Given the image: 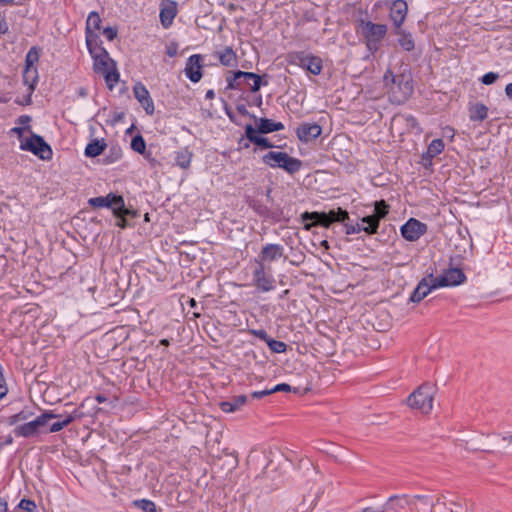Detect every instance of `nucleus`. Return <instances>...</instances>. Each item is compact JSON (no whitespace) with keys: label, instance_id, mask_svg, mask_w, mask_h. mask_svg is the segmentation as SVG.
Listing matches in <instances>:
<instances>
[{"label":"nucleus","instance_id":"nucleus-13","mask_svg":"<svg viewBox=\"0 0 512 512\" xmlns=\"http://www.w3.org/2000/svg\"><path fill=\"white\" fill-rule=\"evenodd\" d=\"M284 255V248L280 244H266L263 246L261 252L258 257L255 258V263H260L262 265H267V263H271L273 261H277L282 258Z\"/></svg>","mask_w":512,"mask_h":512},{"label":"nucleus","instance_id":"nucleus-35","mask_svg":"<svg viewBox=\"0 0 512 512\" xmlns=\"http://www.w3.org/2000/svg\"><path fill=\"white\" fill-rule=\"evenodd\" d=\"M86 44L91 55L99 52L98 36L94 32L86 31Z\"/></svg>","mask_w":512,"mask_h":512},{"label":"nucleus","instance_id":"nucleus-32","mask_svg":"<svg viewBox=\"0 0 512 512\" xmlns=\"http://www.w3.org/2000/svg\"><path fill=\"white\" fill-rule=\"evenodd\" d=\"M361 222L367 224L363 227V231H365L367 234H375L377 232L379 227V220L376 216L370 215L363 217Z\"/></svg>","mask_w":512,"mask_h":512},{"label":"nucleus","instance_id":"nucleus-11","mask_svg":"<svg viewBox=\"0 0 512 512\" xmlns=\"http://www.w3.org/2000/svg\"><path fill=\"white\" fill-rule=\"evenodd\" d=\"M427 232V225L417 219L410 218L401 227V235L404 239L414 242Z\"/></svg>","mask_w":512,"mask_h":512},{"label":"nucleus","instance_id":"nucleus-8","mask_svg":"<svg viewBox=\"0 0 512 512\" xmlns=\"http://www.w3.org/2000/svg\"><path fill=\"white\" fill-rule=\"evenodd\" d=\"M252 273L253 285L261 292H269L275 288V278L269 265L255 263Z\"/></svg>","mask_w":512,"mask_h":512},{"label":"nucleus","instance_id":"nucleus-31","mask_svg":"<svg viewBox=\"0 0 512 512\" xmlns=\"http://www.w3.org/2000/svg\"><path fill=\"white\" fill-rule=\"evenodd\" d=\"M122 149L118 145H113L105 154L102 163L105 165L113 164L122 158Z\"/></svg>","mask_w":512,"mask_h":512},{"label":"nucleus","instance_id":"nucleus-50","mask_svg":"<svg viewBox=\"0 0 512 512\" xmlns=\"http://www.w3.org/2000/svg\"><path fill=\"white\" fill-rule=\"evenodd\" d=\"M253 143L258 146H261L263 148H272L273 147V144L267 138H264L259 135H258V137L253 139Z\"/></svg>","mask_w":512,"mask_h":512},{"label":"nucleus","instance_id":"nucleus-5","mask_svg":"<svg viewBox=\"0 0 512 512\" xmlns=\"http://www.w3.org/2000/svg\"><path fill=\"white\" fill-rule=\"evenodd\" d=\"M262 161L271 168H282L289 174L298 172L302 167L301 160L280 151H270L266 153L262 157Z\"/></svg>","mask_w":512,"mask_h":512},{"label":"nucleus","instance_id":"nucleus-63","mask_svg":"<svg viewBox=\"0 0 512 512\" xmlns=\"http://www.w3.org/2000/svg\"><path fill=\"white\" fill-rule=\"evenodd\" d=\"M215 97V93L213 90H208L205 94L206 99H213Z\"/></svg>","mask_w":512,"mask_h":512},{"label":"nucleus","instance_id":"nucleus-14","mask_svg":"<svg viewBox=\"0 0 512 512\" xmlns=\"http://www.w3.org/2000/svg\"><path fill=\"white\" fill-rule=\"evenodd\" d=\"M399 502L401 505L403 503L410 505L411 507L415 509H419L418 502L420 503V508H429L430 512H433L434 508V501L430 499L427 495H415L412 497H398V496H392L389 498L390 503Z\"/></svg>","mask_w":512,"mask_h":512},{"label":"nucleus","instance_id":"nucleus-45","mask_svg":"<svg viewBox=\"0 0 512 512\" xmlns=\"http://www.w3.org/2000/svg\"><path fill=\"white\" fill-rule=\"evenodd\" d=\"M343 223L345 226V233L347 235L356 234L359 233L360 231H363L364 226H362L361 224H348L345 221Z\"/></svg>","mask_w":512,"mask_h":512},{"label":"nucleus","instance_id":"nucleus-17","mask_svg":"<svg viewBox=\"0 0 512 512\" xmlns=\"http://www.w3.org/2000/svg\"><path fill=\"white\" fill-rule=\"evenodd\" d=\"M184 71L191 82H199L202 78V56L199 54L191 55L187 60Z\"/></svg>","mask_w":512,"mask_h":512},{"label":"nucleus","instance_id":"nucleus-16","mask_svg":"<svg viewBox=\"0 0 512 512\" xmlns=\"http://www.w3.org/2000/svg\"><path fill=\"white\" fill-rule=\"evenodd\" d=\"M88 203L90 206H92L94 208H102V207L111 208L114 213L115 210H119L123 206V197L116 196L113 194H108L105 197L100 196V197L90 198L88 200Z\"/></svg>","mask_w":512,"mask_h":512},{"label":"nucleus","instance_id":"nucleus-18","mask_svg":"<svg viewBox=\"0 0 512 512\" xmlns=\"http://www.w3.org/2000/svg\"><path fill=\"white\" fill-rule=\"evenodd\" d=\"M133 92L135 98L141 104L145 112L149 115H152L154 113L155 107L147 88L142 83L138 82L134 85Z\"/></svg>","mask_w":512,"mask_h":512},{"label":"nucleus","instance_id":"nucleus-57","mask_svg":"<svg viewBox=\"0 0 512 512\" xmlns=\"http://www.w3.org/2000/svg\"><path fill=\"white\" fill-rule=\"evenodd\" d=\"M8 24L5 19L0 18V34H5L8 32Z\"/></svg>","mask_w":512,"mask_h":512},{"label":"nucleus","instance_id":"nucleus-9","mask_svg":"<svg viewBox=\"0 0 512 512\" xmlns=\"http://www.w3.org/2000/svg\"><path fill=\"white\" fill-rule=\"evenodd\" d=\"M21 150L30 151L34 155L38 156L43 160H48L52 157V150L50 146L44 141V139L36 134L21 142Z\"/></svg>","mask_w":512,"mask_h":512},{"label":"nucleus","instance_id":"nucleus-55","mask_svg":"<svg viewBox=\"0 0 512 512\" xmlns=\"http://www.w3.org/2000/svg\"><path fill=\"white\" fill-rule=\"evenodd\" d=\"M270 394H272L271 389H266V390H262V391H255L251 395L253 398H262V397L268 396Z\"/></svg>","mask_w":512,"mask_h":512},{"label":"nucleus","instance_id":"nucleus-28","mask_svg":"<svg viewBox=\"0 0 512 512\" xmlns=\"http://www.w3.org/2000/svg\"><path fill=\"white\" fill-rule=\"evenodd\" d=\"M284 129V125L281 122H275L271 119L261 118L258 124V132L267 134L275 131Z\"/></svg>","mask_w":512,"mask_h":512},{"label":"nucleus","instance_id":"nucleus-37","mask_svg":"<svg viewBox=\"0 0 512 512\" xmlns=\"http://www.w3.org/2000/svg\"><path fill=\"white\" fill-rule=\"evenodd\" d=\"M39 60V51L36 47H32L25 58V68H36L35 64Z\"/></svg>","mask_w":512,"mask_h":512},{"label":"nucleus","instance_id":"nucleus-2","mask_svg":"<svg viewBox=\"0 0 512 512\" xmlns=\"http://www.w3.org/2000/svg\"><path fill=\"white\" fill-rule=\"evenodd\" d=\"M92 57L94 59V71L103 75L107 86L112 89L119 81V73L114 61L103 48H99V52L93 54Z\"/></svg>","mask_w":512,"mask_h":512},{"label":"nucleus","instance_id":"nucleus-24","mask_svg":"<svg viewBox=\"0 0 512 512\" xmlns=\"http://www.w3.org/2000/svg\"><path fill=\"white\" fill-rule=\"evenodd\" d=\"M215 55L223 66H237V55L231 47H225L223 50L217 51Z\"/></svg>","mask_w":512,"mask_h":512},{"label":"nucleus","instance_id":"nucleus-12","mask_svg":"<svg viewBox=\"0 0 512 512\" xmlns=\"http://www.w3.org/2000/svg\"><path fill=\"white\" fill-rule=\"evenodd\" d=\"M434 280L436 282V286L439 288L458 286L465 282L466 276L461 269L450 268L446 270L442 275L434 277Z\"/></svg>","mask_w":512,"mask_h":512},{"label":"nucleus","instance_id":"nucleus-64","mask_svg":"<svg viewBox=\"0 0 512 512\" xmlns=\"http://www.w3.org/2000/svg\"><path fill=\"white\" fill-rule=\"evenodd\" d=\"M502 440L506 441V442H509V443H512V436H510V435L503 436Z\"/></svg>","mask_w":512,"mask_h":512},{"label":"nucleus","instance_id":"nucleus-52","mask_svg":"<svg viewBox=\"0 0 512 512\" xmlns=\"http://www.w3.org/2000/svg\"><path fill=\"white\" fill-rule=\"evenodd\" d=\"M291 386L286 384V383H281V384H278L276 386H274L273 388H271V391L272 393H275V392H290L291 391Z\"/></svg>","mask_w":512,"mask_h":512},{"label":"nucleus","instance_id":"nucleus-23","mask_svg":"<svg viewBox=\"0 0 512 512\" xmlns=\"http://www.w3.org/2000/svg\"><path fill=\"white\" fill-rule=\"evenodd\" d=\"M247 401L245 395L232 397L230 400L220 402L219 406L225 413H232L239 410Z\"/></svg>","mask_w":512,"mask_h":512},{"label":"nucleus","instance_id":"nucleus-54","mask_svg":"<svg viewBox=\"0 0 512 512\" xmlns=\"http://www.w3.org/2000/svg\"><path fill=\"white\" fill-rule=\"evenodd\" d=\"M63 428H64V426L62 425L61 421H56V422L52 423V424L49 426V432H50V433L59 432V431H61Z\"/></svg>","mask_w":512,"mask_h":512},{"label":"nucleus","instance_id":"nucleus-25","mask_svg":"<svg viewBox=\"0 0 512 512\" xmlns=\"http://www.w3.org/2000/svg\"><path fill=\"white\" fill-rule=\"evenodd\" d=\"M107 144L104 139H93L85 148L84 154L86 157L94 158L103 153Z\"/></svg>","mask_w":512,"mask_h":512},{"label":"nucleus","instance_id":"nucleus-34","mask_svg":"<svg viewBox=\"0 0 512 512\" xmlns=\"http://www.w3.org/2000/svg\"><path fill=\"white\" fill-rule=\"evenodd\" d=\"M101 18L97 12H91L86 21V31L94 32L100 29Z\"/></svg>","mask_w":512,"mask_h":512},{"label":"nucleus","instance_id":"nucleus-49","mask_svg":"<svg viewBox=\"0 0 512 512\" xmlns=\"http://www.w3.org/2000/svg\"><path fill=\"white\" fill-rule=\"evenodd\" d=\"M249 333L252 334L253 336L265 341L266 343H268L269 341V336L267 334V332L264 330V329H251L249 330Z\"/></svg>","mask_w":512,"mask_h":512},{"label":"nucleus","instance_id":"nucleus-46","mask_svg":"<svg viewBox=\"0 0 512 512\" xmlns=\"http://www.w3.org/2000/svg\"><path fill=\"white\" fill-rule=\"evenodd\" d=\"M499 78V75L495 72H488L484 74L481 78V82L484 85H491L493 84L497 79Z\"/></svg>","mask_w":512,"mask_h":512},{"label":"nucleus","instance_id":"nucleus-30","mask_svg":"<svg viewBox=\"0 0 512 512\" xmlns=\"http://www.w3.org/2000/svg\"><path fill=\"white\" fill-rule=\"evenodd\" d=\"M57 417L58 415L54 414L52 411H46L35 418V421L41 434L50 433L48 423L50 420Z\"/></svg>","mask_w":512,"mask_h":512},{"label":"nucleus","instance_id":"nucleus-1","mask_svg":"<svg viewBox=\"0 0 512 512\" xmlns=\"http://www.w3.org/2000/svg\"><path fill=\"white\" fill-rule=\"evenodd\" d=\"M389 99L394 104H403L413 93V80L409 71L394 74L388 69L383 76Z\"/></svg>","mask_w":512,"mask_h":512},{"label":"nucleus","instance_id":"nucleus-62","mask_svg":"<svg viewBox=\"0 0 512 512\" xmlns=\"http://www.w3.org/2000/svg\"><path fill=\"white\" fill-rule=\"evenodd\" d=\"M95 400L98 402V403H103L107 400V398L104 396V395H101V394H98L96 397H95Z\"/></svg>","mask_w":512,"mask_h":512},{"label":"nucleus","instance_id":"nucleus-10","mask_svg":"<svg viewBox=\"0 0 512 512\" xmlns=\"http://www.w3.org/2000/svg\"><path fill=\"white\" fill-rule=\"evenodd\" d=\"M241 79H252L251 92L255 93L259 91L262 81L261 77L253 72H244V71H236L233 72L231 76L226 78L227 81V89L237 90L242 88V80Z\"/></svg>","mask_w":512,"mask_h":512},{"label":"nucleus","instance_id":"nucleus-7","mask_svg":"<svg viewBox=\"0 0 512 512\" xmlns=\"http://www.w3.org/2000/svg\"><path fill=\"white\" fill-rule=\"evenodd\" d=\"M289 57L291 64L297 65L313 75H319L322 71V60L318 56L300 51L291 54Z\"/></svg>","mask_w":512,"mask_h":512},{"label":"nucleus","instance_id":"nucleus-40","mask_svg":"<svg viewBox=\"0 0 512 512\" xmlns=\"http://www.w3.org/2000/svg\"><path fill=\"white\" fill-rule=\"evenodd\" d=\"M389 211V206L385 203L384 200L375 202V215L378 220L384 218Z\"/></svg>","mask_w":512,"mask_h":512},{"label":"nucleus","instance_id":"nucleus-41","mask_svg":"<svg viewBox=\"0 0 512 512\" xmlns=\"http://www.w3.org/2000/svg\"><path fill=\"white\" fill-rule=\"evenodd\" d=\"M267 345L269 346L270 350L275 353H283L287 349V345L284 342L271 338L269 339Z\"/></svg>","mask_w":512,"mask_h":512},{"label":"nucleus","instance_id":"nucleus-22","mask_svg":"<svg viewBox=\"0 0 512 512\" xmlns=\"http://www.w3.org/2000/svg\"><path fill=\"white\" fill-rule=\"evenodd\" d=\"M13 432L17 437L23 438H34L41 434L35 419L25 422L21 425H17Z\"/></svg>","mask_w":512,"mask_h":512},{"label":"nucleus","instance_id":"nucleus-38","mask_svg":"<svg viewBox=\"0 0 512 512\" xmlns=\"http://www.w3.org/2000/svg\"><path fill=\"white\" fill-rule=\"evenodd\" d=\"M131 148L135 152L144 155L146 152V143L144 138L141 135H136L133 137L131 141Z\"/></svg>","mask_w":512,"mask_h":512},{"label":"nucleus","instance_id":"nucleus-60","mask_svg":"<svg viewBox=\"0 0 512 512\" xmlns=\"http://www.w3.org/2000/svg\"><path fill=\"white\" fill-rule=\"evenodd\" d=\"M505 93L510 99H512V83L506 85Z\"/></svg>","mask_w":512,"mask_h":512},{"label":"nucleus","instance_id":"nucleus-19","mask_svg":"<svg viewBox=\"0 0 512 512\" xmlns=\"http://www.w3.org/2000/svg\"><path fill=\"white\" fill-rule=\"evenodd\" d=\"M408 11L407 3L404 0H395L390 7V19L393 21L396 29L401 28V25L406 19Z\"/></svg>","mask_w":512,"mask_h":512},{"label":"nucleus","instance_id":"nucleus-53","mask_svg":"<svg viewBox=\"0 0 512 512\" xmlns=\"http://www.w3.org/2000/svg\"><path fill=\"white\" fill-rule=\"evenodd\" d=\"M77 415H76V411L73 413V414H68L66 415L61 421L62 425L65 427H67L69 424H71L75 419H76Z\"/></svg>","mask_w":512,"mask_h":512},{"label":"nucleus","instance_id":"nucleus-21","mask_svg":"<svg viewBox=\"0 0 512 512\" xmlns=\"http://www.w3.org/2000/svg\"><path fill=\"white\" fill-rule=\"evenodd\" d=\"M177 15V4L174 1H163L160 9V22L164 28H169Z\"/></svg>","mask_w":512,"mask_h":512},{"label":"nucleus","instance_id":"nucleus-29","mask_svg":"<svg viewBox=\"0 0 512 512\" xmlns=\"http://www.w3.org/2000/svg\"><path fill=\"white\" fill-rule=\"evenodd\" d=\"M192 152L188 148H182L175 153V163L182 169L189 168L192 160Z\"/></svg>","mask_w":512,"mask_h":512},{"label":"nucleus","instance_id":"nucleus-27","mask_svg":"<svg viewBox=\"0 0 512 512\" xmlns=\"http://www.w3.org/2000/svg\"><path fill=\"white\" fill-rule=\"evenodd\" d=\"M395 34L398 36L397 42L403 50L407 52L414 50L415 42L411 33H408L405 30L398 28L395 30Z\"/></svg>","mask_w":512,"mask_h":512},{"label":"nucleus","instance_id":"nucleus-61","mask_svg":"<svg viewBox=\"0 0 512 512\" xmlns=\"http://www.w3.org/2000/svg\"><path fill=\"white\" fill-rule=\"evenodd\" d=\"M7 511V503L6 501L0 499V512H6Z\"/></svg>","mask_w":512,"mask_h":512},{"label":"nucleus","instance_id":"nucleus-44","mask_svg":"<svg viewBox=\"0 0 512 512\" xmlns=\"http://www.w3.org/2000/svg\"><path fill=\"white\" fill-rule=\"evenodd\" d=\"M448 509L450 512H465V506L458 501V499H451L448 501Z\"/></svg>","mask_w":512,"mask_h":512},{"label":"nucleus","instance_id":"nucleus-59","mask_svg":"<svg viewBox=\"0 0 512 512\" xmlns=\"http://www.w3.org/2000/svg\"><path fill=\"white\" fill-rule=\"evenodd\" d=\"M119 218V221L117 222V226H119L120 228H126L127 227V220L125 218V216H122V217H118Z\"/></svg>","mask_w":512,"mask_h":512},{"label":"nucleus","instance_id":"nucleus-47","mask_svg":"<svg viewBox=\"0 0 512 512\" xmlns=\"http://www.w3.org/2000/svg\"><path fill=\"white\" fill-rule=\"evenodd\" d=\"M19 507L28 512H33L36 509V504L32 500L22 499L19 503Z\"/></svg>","mask_w":512,"mask_h":512},{"label":"nucleus","instance_id":"nucleus-58","mask_svg":"<svg viewBox=\"0 0 512 512\" xmlns=\"http://www.w3.org/2000/svg\"><path fill=\"white\" fill-rule=\"evenodd\" d=\"M31 118L27 115H22L18 118V122L22 125H26L30 122Z\"/></svg>","mask_w":512,"mask_h":512},{"label":"nucleus","instance_id":"nucleus-26","mask_svg":"<svg viewBox=\"0 0 512 512\" xmlns=\"http://www.w3.org/2000/svg\"><path fill=\"white\" fill-rule=\"evenodd\" d=\"M469 119L471 121H484L488 116V107L483 103L470 104L469 108Z\"/></svg>","mask_w":512,"mask_h":512},{"label":"nucleus","instance_id":"nucleus-33","mask_svg":"<svg viewBox=\"0 0 512 512\" xmlns=\"http://www.w3.org/2000/svg\"><path fill=\"white\" fill-rule=\"evenodd\" d=\"M444 150V142L442 139H434L428 146L426 156L430 159L436 157Z\"/></svg>","mask_w":512,"mask_h":512},{"label":"nucleus","instance_id":"nucleus-51","mask_svg":"<svg viewBox=\"0 0 512 512\" xmlns=\"http://www.w3.org/2000/svg\"><path fill=\"white\" fill-rule=\"evenodd\" d=\"M103 35L107 40L112 41L117 36V29L113 27H106L103 30Z\"/></svg>","mask_w":512,"mask_h":512},{"label":"nucleus","instance_id":"nucleus-3","mask_svg":"<svg viewBox=\"0 0 512 512\" xmlns=\"http://www.w3.org/2000/svg\"><path fill=\"white\" fill-rule=\"evenodd\" d=\"M303 222L309 220L312 223H306L305 229L309 230L312 226H323L328 228L333 222H344L349 218V214L346 210L338 208L337 210H331L328 213L325 212H305L301 215Z\"/></svg>","mask_w":512,"mask_h":512},{"label":"nucleus","instance_id":"nucleus-36","mask_svg":"<svg viewBox=\"0 0 512 512\" xmlns=\"http://www.w3.org/2000/svg\"><path fill=\"white\" fill-rule=\"evenodd\" d=\"M37 68H25L23 73V81L26 85H29L31 89H34V84L37 80Z\"/></svg>","mask_w":512,"mask_h":512},{"label":"nucleus","instance_id":"nucleus-20","mask_svg":"<svg viewBox=\"0 0 512 512\" xmlns=\"http://www.w3.org/2000/svg\"><path fill=\"white\" fill-rule=\"evenodd\" d=\"M321 132V126L316 123H303L296 130L297 137L303 142L316 139L321 135Z\"/></svg>","mask_w":512,"mask_h":512},{"label":"nucleus","instance_id":"nucleus-39","mask_svg":"<svg viewBox=\"0 0 512 512\" xmlns=\"http://www.w3.org/2000/svg\"><path fill=\"white\" fill-rule=\"evenodd\" d=\"M133 504L141 509L144 512H157L156 511V505L154 502L147 500V499H141V500H135Z\"/></svg>","mask_w":512,"mask_h":512},{"label":"nucleus","instance_id":"nucleus-6","mask_svg":"<svg viewBox=\"0 0 512 512\" xmlns=\"http://www.w3.org/2000/svg\"><path fill=\"white\" fill-rule=\"evenodd\" d=\"M434 388L428 384L421 385L407 399L412 409L427 414L433 408Z\"/></svg>","mask_w":512,"mask_h":512},{"label":"nucleus","instance_id":"nucleus-15","mask_svg":"<svg viewBox=\"0 0 512 512\" xmlns=\"http://www.w3.org/2000/svg\"><path fill=\"white\" fill-rule=\"evenodd\" d=\"M439 288L436 286V282L434 280L433 274H430L427 278H423L413 293L410 296V301L414 303H418L423 300L431 291Z\"/></svg>","mask_w":512,"mask_h":512},{"label":"nucleus","instance_id":"nucleus-42","mask_svg":"<svg viewBox=\"0 0 512 512\" xmlns=\"http://www.w3.org/2000/svg\"><path fill=\"white\" fill-rule=\"evenodd\" d=\"M30 417V414L26 411H20L9 417V425H17L19 422L26 421Z\"/></svg>","mask_w":512,"mask_h":512},{"label":"nucleus","instance_id":"nucleus-56","mask_svg":"<svg viewBox=\"0 0 512 512\" xmlns=\"http://www.w3.org/2000/svg\"><path fill=\"white\" fill-rule=\"evenodd\" d=\"M448 501L446 496L445 495H440L436 498L435 502H434V506L435 505H443V506H447L448 505Z\"/></svg>","mask_w":512,"mask_h":512},{"label":"nucleus","instance_id":"nucleus-43","mask_svg":"<svg viewBox=\"0 0 512 512\" xmlns=\"http://www.w3.org/2000/svg\"><path fill=\"white\" fill-rule=\"evenodd\" d=\"M114 215L116 217L125 216V217H132V218H134V217H137L138 212L136 210L126 208L125 204L123 203V206L119 210H115Z\"/></svg>","mask_w":512,"mask_h":512},{"label":"nucleus","instance_id":"nucleus-4","mask_svg":"<svg viewBox=\"0 0 512 512\" xmlns=\"http://www.w3.org/2000/svg\"><path fill=\"white\" fill-rule=\"evenodd\" d=\"M358 26L368 50L371 53H375L379 49L380 43L387 33V26L385 24H376L372 21H366L363 19L359 21Z\"/></svg>","mask_w":512,"mask_h":512},{"label":"nucleus","instance_id":"nucleus-48","mask_svg":"<svg viewBox=\"0 0 512 512\" xmlns=\"http://www.w3.org/2000/svg\"><path fill=\"white\" fill-rule=\"evenodd\" d=\"M257 133H259L258 129L256 130L251 124L245 126V135L250 142L253 143V139L258 137Z\"/></svg>","mask_w":512,"mask_h":512}]
</instances>
